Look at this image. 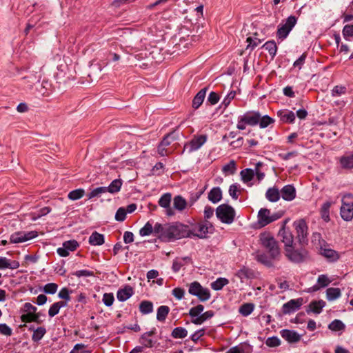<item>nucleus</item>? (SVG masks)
<instances>
[{
	"instance_id": "473e14b6",
	"label": "nucleus",
	"mask_w": 353,
	"mask_h": 353,
	"mask_svg": "<svg viewBox=\"0 0 353 353\" xmlns=\"http://www.w3.org/2000/svg\"><path fill=\"white\" fill-rule=\"evenodd\" d=\"M214 315V312L212 310L206 311L202 313L199 317L192 319V323L195 325H201L208 319L212 318Z\"/></svg>"
},
{
	"instance_id": "774afa93",
	"label": "nucleus",
	"mask_w": 353,
	"mask_h": 353,
	"mask_svg": "<svg viewBox=\"0 0 353 353\" xmlns=\"http://www.w3.org/2000/svg\"><path fill=\"white\" fill-rule=\"evenodd\" d=\"M58 288V285L54 283H50L46 284L43 288V291L46 294H54Z\"/></svg>"
},
{
	"instance_id": "f704fd0d",
	"label": "nucleus",
	"mask_w": 353,
	"mask_h": 353,
	"mask_svg": "<svg viewBox=\"0 0 353 353\" xmlns=\"http://www.w3.org/2000/svg\"><path fill=\"white\" fill-rule=\"evenodd\" d=\"M321 253L331 261H335L339 257L338 253L335 250L330 248H321Z\"/></svg>"
},
{
	"instance_id": "412c9836",
	"label": "nucleus",
	"mask_w": 353,
	"mask_h": 353,
	"mask_svg": "<svg viewBox=\"0 0 353 353\" xmlns=\"http://www.w3.org/2000/svg\"><path fill=\"white\" fill-rule=\"evenodd\" d=\"M133 294V288L130 285H126L124 288L118 290L117 297L119 301H125L130 299Z\"/></svg>"
},
{
	"instance_id": "58836bf2",
	"label": "nucleus",
	"mask_w": 353,
	"mask_h": 353,
	"mask_svg": "<svg viewBox=\"0 0 353 353\" xmlns=\"http://www.w3.org/2000/svg\"><path fill=\"white\" fill-rule=\"evenodd\" d=\"M174 208L179 211L183 210L187 206V202L181 196H176L173 201Z\"/></svg>"
},
{
	"instance_id": "423d86ee",
	"label": "nucleus",
	"mask_w": 353,
	"mask_h": 353,
	"mask_svg": "<svg viewBox=\"0 0 353 353\" xmlns=\"http://www.w3.org/2000/svg\"><path fill=\"white\" fill-rule=\"evenodd\" d=\"M214 230L212 224L208 221H205L198 223L194 226L192 230H190L191 236H193L199 239H205L207 238L208 234L213 233Z\"/></svg>"
},
{
	"instance_id": "4c0bfd02",
	"label": "nucleus",
	"mask_w": 353,
	"mask_h": 353,
	"mask_svg": "<svg viewBox=\"0 0 353 353\" xmlns=\"http://www.w3.org/2000/svg\"><path fill=\"white\" fill-rule=\"evenodd\" d=\"M236 171V164L235 161L231 160L228 163L224 165L222 168L223 173L226 175H232Z\"/></svg>"
},
{
	"instance_id": "ddd939ff",
	"label": "nucleus",
	"mask_w": 353,
	"mask_h": 353,
	"mask_svg": "<svg viewBox=\"0 0 353 353\" xmlns=\"http://www.w3.org/2000/svg\"><path fill=\"white\" fill-rule=\"evenodd\" d=\"M279 236L281 238V241L285 245V250L290 249V248L293 247L294 236L289 230L285 229L284 225L280 230Z\"/></svg>"
},
{
	"instance_id": "c03bdc74",
	"label": "nucleus",
	"mask_w": 353,
	"mask_h": 353,
	"mask_svg": "<svg viewBox=\"0 0 353 353\" xmlns=\"http://www.w3.org/2000/svg\"><path fill=\"white\" fill-rule=\"evenodd\" d=\"M170 312V308L166 305H161L157 309V319L159 321H164Z\"/></svg>"
},
{
	"instance_id": "de8ad7c7",
	"label": "nucleus",
	"mask_w": 353,
	"mask_h": 353,
	"mask_svg": "<svg viewBox=\"0 0 353 353\" xmlns=\"http://www.w3.org/2000/svg\"><path fill=\"white\" fill-rule=\"evenodd\" d=\"M171 335L174 339H183L187 336L188 331L184 327H177L172 330Z\"/></svg>"
},
{
	"instance_id": "2f4dec72",
	"label": "nucleus",
	"mask_w": 353,
	"mask_h": 353,
	"mask_svg": "<svg viewBox=\"0 0 353 353\" xmlns=\"http://www.w3.org/2000/svg\"><path fill=\"white\" fill-rule=\"evenodd\" d=\"M332 282V281L325 274H321L317 279V285L313 287V290H318L321 288H325Z\"/></svg>"
},
{
	"instance_id": "5701e85b",
	"label": "nucleus",
	"mask_w": 353,
	"mask_h": 353,
	"mask_svg": "<svg viewBox=\"0 0 353 353\" xmlns=\"http://www.w3.org/2000/svg\"><path fill=\"white\" fill-rule=\"evenodd\" d=\"M207 90L208 88H204L201 89L194 97L192 100V107L194 109H198L203 103L204 99L205 97Z\"/></svg>"
},
{
	"instance_id": "c9c22d12",
	"label": "nucleus",
	"mask_w": 353,
	"mask_h": 353,
	"mask_svg": "<svg viewBox=\"0 0 353 353\" xmlns=\"http://www.w3.org/2000/svg\"><path fill=\"white\" fill-rule=\"evenodd\" d=\"M341 293L339 288H330L326 290V298L330 301L337 299L341 296Z\"/></svg>"
},
{
	"instance_id": "393cba45",
	"label": "nucleus",
	"mask_w": 353,
	"mask_h": 353,
	"mask_svg": "<svg viewBox=\"0 0 353 353\" xmlns=\"http://www.w3.org/2000/svg\"><path fill=\"white\" fill-rule=\"evenodd\" d=\"M325 306V302L323 300L312 301L309 305V310L307 312H312L314 314H320L322 309Z\"/></svg>"
},
{
	"instance_id": "79ce46f5",
	"label": "nucleus",
	"mask_w": 353,
	"mask_h": 353,
	"mask_svg": "<svg viewBox=\"0 0 353 353\" xmlns=\"http://www.w3.org/2000/svg\"><path fill=\"white\" fill-rule=\"evenodd\" d=\"M65 305H66V303L63 302V301H59V302L53 303L50 306V307L48 310V315L50 317L54 316L55 315H57L59 313L60 309L63 307H65Z\"/></svg>"
},
{
	"instance_id": "6ab92c4d",
	"label": "nucleus",
	"mask_w": 353,
	"mask_h": 353,
	"mask_svg": "<svg viewBox=\"0 0 353 353\" xmlns=\"http://www.w3.org/2000/svg\"><path fill=\"white\" fill-rule=\"evenodd\" d=\"M235 276L243 283L245 280L254 279V273L251 269L243 267L235 273Z\"/></svg>"
},
{
	"instance_id": "72a5a7b5",
	"label": "nucleus",
	"mask_w": 353,
	"mask_h": 353,
	"mask_svg": "<svg viewBox=\"0 0 353 353\" xmlns=\"http://www.w3.org/2000/svg\"><path fill=\"white\" fill-rule=\"evenodd\" d=\"M240 176L244 183L251 181L254 176V171L250 168H246L241 171Z\"/></svg>"
},
{
	"instance_id": "dca6fc26",
	"label": "nucleus",
	"mask_w": 353,
	"mask_h": 353,
	"mask_svg": "<svg viewBox=\"0 0 353 353\" xmlns=\"http://www.w3.org/2000/svg\"><path fill=\"white\" fill-rule=\"evenodd\" d=\"M282 199L287 201H291L296 198V190L292 185H286L280 191Z\"/></svg>"
},
{
	"instance_id": "a878e982",
	"label": "nucleus",
	"mask_w": 353,
	"mask_h": 353,
	"mask_svg": "<svg viewBox=\"0 0 353 353\" xmlns=\"http://www.w3.org/2000/svg\"><path fill=\"white\" fill-rule=\"evenodd\" d=\"M341 167L343 169H353V154L342 156L339 159Z\"/></svg>"
},
{
	"instance_id": "864d4df0",
	"label": "nucleus",
	"mask_w": 353,
	"mask_h": 353,
	"mask_svg": "<svg viewBox=\"0 0 353 353\" xmlns=\"http://www.w3.org/2000/svg\"><path fill=\"white\" fill-rule=\"evenodd\" d=\"M204 310V306L203 305H197L195 307H192L189 310V315L192 318V319L195 318H198L202 314Z\"/></svg>"
},
{
	"instance_id": "c85d7f7f",
	"label": "nucleus",
	"mask_w": 353,
	"mask_h": 353,
	"mask_svg": "<svg viewBox=\"0 0 353 353\" xmlns=\"http://www.w3.org/2000/svg\"><path fill=\"white\" fill-rule=\"evenodd\" d=\"M333 203V201H327L322 205L321 208L320 212L321 218L326 222L330 221V208Z\"/></svg>"
},
{
	"instance_id": "a211bd4d",
	"label": "nucleus",
	"mask_w": 353,
	"mask_h": 353,
	"mask_svg": "<svg viewBox=\"0 0 353 353\" xmlns=\"http://www.w3.org/2000/svg\"><path fill=\"white\" fill-rule=\"evenodd\" d=\"M280 334L289 343H296L301 339V336L294 330L284 329L280 332Z\"/></svg>"
},
{
	"instance_id": "5fc2aeb1",
	"label": "nucleus",
	"mask_w": 353,
	"mask_h": 353,
	"mask_svg": "<svg viewBox=\"0 0 353 353\" xmlns=\"http://www.w3.org/2000/svg\"><path fill=\"white\" fill-rule=\"evenodd\" d=\"M46 332V330L43 327H39L36 330H34L33 334L32 336V339L37 342L40 341Z\"/></svg>"
},
{
	"instance_id": "7c9ffc66",
	"label": "nucleus",
	"mask_w": 353,
	"mask_h": 353,
	"mask_svg": "<svg viewBox=\"0 0 353 353\" xmlns=\"http://www.w3.org/2000/svg\"><path fill=\"white\" fill-rule=\"evenodd\" d=\"M89 243L92 245H101L104 243V236L97 232H94L89 237Z\"/></svg>"
},
{
	"instance_id": "7ed1b4c3",
	"label": "nucleus",
	"mask_w": 353,
	"mask_h": 353,
	"mask_svg": "<svg viewBox=\"0 0 353 353\" xmlns=\"http://www.w3.org/2000/svg\"><path fill=\"white\" fill-rule=\"evenodd\" d=\"M260 113L258 111H248L238 119L236 128L239 130H243L246 125L254 126L259 123Z\"/></svg>"
},
{
	"instance_id": "e2e57ef3",
	"label": "nucleus",
	"mask_w": 353,
	"mask_h": 353,
	"mask_svg": "<svg viewBox=\"0 0 353 353\" xmlns=\"http://www.w3.org/2000/svg\"><path fill=\"white\" fill-rule=\"evenodd\" d=\"M189 259L188 257H185L183 259H176L173 261L172 263V270L174 272H177L180 270L182 266L184 265V261Z\"/></svg>"
},
{
	"instance_id": "052dcab7",
	"label": "nucleus",
	"mask_w": 353,
	"mask_h": 353,
	"mask_svg": "<svg viewBox=\"0 0 353 353\" xmlns=\"http://www.w3.org/2000/svg\"><path fill=\"white\" fill-rule=\"evenodd\" d=\"M347 92V88L345 86L343 85H336L332 90V97H339L342 94H345Z\"/></svg>"
},
{
	"instance_id": "3c124183",
	"label": "nucleus",
	"mask_w": 353,
	"mask_h": 353,
	"mask_svg": "<svg viewBox=\"0 0 353 353\" xmlns=\"http://www.w3.org/2000/svg\"><path fill=\"white\" fill-rule=\"evenodd\" d=\"M39 314L27 313L21 316V321L23 323L39 322Z\"/></svg>"
},
{
	"instance_id": "f8f14e48",
	"label": "nucleus",
	"mask_w": 353,
	"mask_h": 353,
	"mask_svg": "<svg viewBox=\"0 0 353 353\" xmlns=\"http://www.w3.org/2000/svg\"><path fill=\"white\" fill-rule=\"evenodd\" d=\"M207 141L206 135H199L194 137L190 142L188 146L185 145L184 150L188 149L189 152H192L199 150Z\"/></svg>"
},
{
	"instance_id": "f257e3e1",
	"label": "nucleus",
	"mask_w": 353,
	"mask_h": 353,
	"mask_svg": "<svg viewBox=\"0 0 353 353\" xmlns=\"http://www.w3.org/2000/svg\"><path fill=\"white\" fill-rule=\"evenodd\" d=\"M185 237H191L190 230L188 225L180 223L167 224L164 241H171Z\"/></svg>"
},
{
	"instance_id": "603ef678",
	"label": "nucleus",
	"mask_w": 353,
	"mask_h": 353,
	"mask_svg": "<svg viewBox=\"0 0 353 353\" xmlns=\"http://www.w3.org/2000/svg\"><path fill=\"white\" fill-rule=\"evenodd\" d=\"M345 325L341 320H334L329 325L328 328L334 332L341 331L345 329Z\"/></svg>"
},
{
	"instance_id": "1a4fd4ad",
	"label": "nucleus",
	"mask_w": 353,
	"mask_h": 353,
	"mask_svg": "<svg viewBox=\"0 0 353 353\" xmlns=\"http://www.w3.org/2000/svg\"><path fill=\"white\" fill-rule=\"evenodd\" d=\"M37 236L36 231L30 232H17L10 236V241L12 243H19L26 242Z\"/></svg>"
},
{
	"instance_id": "a19ab883",
	"label": "nucleus",
	"mask_w": 353,
	"mask_h": 353,
	"mask_svg": "<svg viewBox=\"0 0 353 353\" xmlns=\"http://www.w3.org/2000/svg\"><path fill=\"white\" fill-rule=\"evenodd\" d=\"M122 185V181L121 179H114L111 182L108 187H105L106 192L114 194L118 192Z\"/></svg>"
},
{
	"instance_id": "bf43d9fd",
	"label": "nucleus",
	"mask_w": 353,
	"mask_h": 353,
	"mask_svg": "<svg viewBox=\"0 0 353 353\" xmlns=\"http://www.w3.org/2000/svg\"><path fill=\"white\" fill-rule=\"evenodd\" d=\"M343 35L346 40L353 39V24L345 25L343 29Z\"/></svg>"
},
{
	"instance_id": "a18cd8bd",
	"label": "nucleus",
	"mask_w": 353,
	"mask_h": 353,
	"mask_svg": "<svg viewBox=\"0 0 353 353\" xmlns=\"http://www.w3.org/2000/svg\"><path fill=\"white\" fill-rule=\"evenodd\" d=\"M254 309V305L251 303H244L239 308V313L243 316L250 315Z\"/></svg>"
},
{
	"instance_id": "4d7b16f0",
	"label": "nucleus",
	"mask_w": 353,
	"mask_h": 353,
	"mask_svg": "<svg viewBox=\"0 0 353 353\" xmlns=\"http://www.w3.org/2000/svg\"><path fill=\"white\" fill-rule=\"evenodd\" d=\"M85 191L83 189H77L69 192L68 197L72 201L78 200L82 198L84 195Z\"/></svg>"
},
{
	"instance_id": "4468645a",
	"label": "nucleus",
	"mask_w": 353,
	"mask_h": 353,
	"mask_svg": "<svg viewBox=\"0 0 353 353\" xmlns=\"http://www.w3.org/2000/svg\"><path fill=\"white\" fill-rule=\"evenodd\" d=\"M303 304V299H292L283 305V312L290 314L298 310Z\"/></svg>"
},
{
	"instance_id": "39448f33",
	"label": "nucleus",
	"mask_w": 353,
	"mask_h": 353,
	"mask_svg": "<svg viewBox=\"0 0 353 353\" xmlns=\"http://www.w3.org/2000/svg\"><path fill=\"white\" fill-rule=\"evenodd\" d=\"M281 216L279 212L271 214L270 210L267 208H261L257 215V225L259 228H263L272 222L278 220Z\"/></svg>"
},
{
	"instance_id": "49530a36",
	"label": "nucleus",
	"mask_w": 353,
	"mask_h": 353,
	"mask_svg": "<svg viewBox=\"0 0 353 353\" xmlns=\"http://www.w3.org/2000/svg\"><path fill=\"white\" fill-rule=\"evenodd\" d=\"M263 48L268 50L269 54L272 57H274L276 54L277 46L274 40L268 41L265 43Z\"/></svg>"
},
{
	"instance_id": "bb28decb",
	"label": "nucleus",
	"mask_w": 353,
	"mask_h": 353,
	"mask_svg": "<svg viewBox=\"0 0 353 353\" xmlns=\"http://www.w3.org/2000/svg\"><path fill=\"white\" fill-rule=\"evenodd\" d=\"M265 197L270 202H276L281 197L280 191L277 188H270L266 191Z\"/></svg>"
},
{
	"instance_id": "aec40b11",
	"label": "nucleus",
	"mask_w": 353,
	"mask_h": 353,
	"mask_svg": "<svg viewBox=\"0 0 353 353\" xmlns=\"http://www.w3.org/2000/svg\"><path fill=\"white\" fill-rule=\"evenodd\" d=\"M278 117L280 120L283 123H292L295 120V114L288 110H281L277 112Z\"/></svg>"
},
{
	"instance_id": "2eb2a0df",
	"label": "nucleus",
	"mask_w": 353,
	"mask_h": 353,
	"mask_svg": "<svg viewBox=\"0 0 353 353\" xmlns=\"http://www.w3.org/2000/svg\"><path fill=\"white\" fill-rule=\"evenodd\" d=\"M285 251L286 257L293 263H301L305 259V254L294 250L293 247L290 248V249L285 250Z\"/></svg>"
},
{
	"instance_id": "37998d69",
	"label": "nucleus",
	"mask_w": 353,
	"mask_h": 353,
	"mask_svg": "<svg viewBox=\"0 0 353 353\" xmlns=\"http://www.w3.org/2000/svg\"><path fill=\"white\" fill-rule=\"evenodd\" d=\"M139 310L143 314H148L153 311V304L149 301H143L140 303Z\"/></svg>"
},
{
	"instance_id": "f3484780",
	"label": "nucleus",
	"mask_w": 353,
	"mask_h": 353,
	"mask_svg": "<svg viewBox=\"0 0 353 353\" xmlns=\"http://www.w3.org/2000/svg\"><path fill=\"white\" fill-rule=\"evenodd\" d=\"M171 199L172 195L170 193H165L159 200V205L161 207L166 209V214L168 216H172L174 214V211L170 208Z\"/></svg>"
},
{
	"instance_id": "c756f323",
	"label": "nucleus",
	"mask_w": 353,
	"mask_h": 353,
	"mask_svg": "<svg viewBox=\"0 0 353 353\" xmlns=\"http://www.w3.org/2000/svg\"><path fill=\"white\" fill-rule=\"evenodd\" d=\"M154 334L153 331L144 333L140 338V343L145 347H152L154 345V341L150 336Z\"/></svg>"
},
{
	"instance_id": "9d476101",
	"label": "nucleus",
	"mask_w": 353,
	"mask_h": 353,
	"mask_svg": "<svg viewBox=\"0 0 353 353\" xmlns=\"http://www.w3.org/2000/svg\"><path fill=\"white\" fill-rule=\"evenodd\" d=\"M79 246V244L76 240H69L63 242L62 247L59 248L57 252L60 256L66 257L70 252L76 250Z\"/></svg>"
},
{
	"instance_id": "0e129e2a",
	"label": "nucleus",
	"mask_w": 353,
	"mask_h": 353,
	"mask_svg": "<svg viewBox=\"0 0 353 353\" xmlns=\"http://www.w3.org/2000/svg\"><path fill=\"white\" fill-rule=\"evenodd\" d=\"M239 192V185L236 183L232 184L229 188V194L234 200L238 199Z\"/></svg>"
},
{
	"instance_id": "b1692460",
	"label": "nucleus",
	"mask_w": 353,
	"mask_h": 353,
	"mask_svg": "<svg viewBox=\"0 0 353 353\" xmlns=\"http://www.w3.org/2000/svg\"><path fill=\"white\" fill-rule=\"evenodd\" d=\"M19 267V263L17 261H10V259L0 256V269H17Z\"/></svg>"
},
{
	"instance_id": "6e6552de",
	"label": "nucleus",
	"mask_w": 353,
	"mask_h": 353,
	"mask_svg": "<svg viewBox=\"0 0 353 353\" xmlns=\"http://www.w3.org/2000/svg\"><path fill=\"white\" fill-rule=\"evenodd\" d=\"M189 293L196 296L201 301H205L210 297V293L208 289L203 288L201 284L196 281L190 285Z\"/></svg>"
},
{
	"instance_id": "13d9d810",
	"label": "nucleus",
	"mask_w": 353,
	"mask_h": 353,
	"mask_svg": "<svg viewBox=\"0 0 353 353\" xmlns=\"http://www.w3.org/2000/svg\"><path fill=\"white\" fill-rule=\"evenodd\" d=\"M106 192L105 187H99L92 190L90 193L88 194V197L91 199L94 197L100 196L102 194Z\"/></svg>"
},
{
	"instance_id": "8fccbe9b",
	"label": "nucleus",
	"mask_w": 353,
	"mask_h": 353,
	"mask_svg": "<svg viewBox=\"0 0 353 353\" xmlns=\"http://www.w3.org/2000/svg\"><path fill=\"white\" fill-rule=\"evenodd\" d=\"M274 121V119L268 115L261 116L260 114L259 123L258 124L261 128H265L270 124H273Z\"/></svg>"
},
{
	"instance_id": "0eeeda50",
	"label": "nucleus",
	"mask_w": 353,
	"mask_h": 353,
	"mask_svg": "<svg viewBox=\"0 0 353 353\" xmlns=\"http://www.w3.org/2000/svg\"><path fill=\"white\" fill-rule=\"evenodd\" d=\"M296 18L294 16H290L287 18L284 23H281L278 26L276 37L278 39L283 41L285 39L295 26L296 23Z\"/></svg>"
},
{
	"instance_id": "f03ea898",
	"label": "nucleus",
	"mask_w": 353,
	"mask_h": 353,
	"mask_svg": "<svg viewBox=\"0 0 353 353\" xmlns=\"http://www.w3.org/2000/svg\"><path fill=\"white\" fill-rule=\"evenodd\" d=\"M261 245L268 250L270 258L276 259L280 256V250L277 241L269 232H263L260 235Z\"/></svg>"
},
{
	"instance_id": "338daca9",
	"label": "nucleus",
	"mask_w": 353,
	"mask_h": 353,
	"mask_svg": "<svg viewBox=\"0 0 353 353\" xmlns=\"http://www.w3.org/2000/svg\"><path fill=\"white\" fill-rule=\"evenodd\" d=\"M272 258L269 259L265 254H259L257 256V261L264 264L266 266L271 267L273 265Z\"/></svg>"
},
{
	"instance_id": "cd10ccee",
	"label": "nucleus",
	"mask_w": 353,
	"mask_h": 353,
	"mask_svg": "<svg viewBox=\"0 0 353 353\" xmlns=\"http://www.w3.org/2000/svg\"><path fill=\"white\" fill-rule=\"evenodd\" d=\"M341 216L345 221H350L353 218V205H342L341 207Z\"/></svg>"
},
{
	"instance_id": "69168bd1",
	"label": "nucleus",
	"mask_w": 353,
	"mask_h": 353,
	"mask_svg": "<svg viewBox=\"0 0 353 353\" xmlns=\"http://www.w3.org/2000/svg\"><path fill=\"white\" fill-rule=\"evenodd\" d=\"M265 344L268 347H275L281 344V341L277 336L268 337L265 341Z\"/></svg>"
},
{
	"instance_id": "6e6d98bb",
	"label": "nucleus",
	"mask_w": 353,
	"mask_h": 353,
	"mask_svg": "<svg viewBox=\"0 0 353 353\" xmlns=\"http://www.w3.org/2000/svg\"><path fill=\"white\" fill-rule=\"evenodd\" d=\"M154 232V230H153V225L150 222V221H148L145 225L140 229L139 230V234L140 236H149L150 234H152Z\"/></svg>"
},
{
	"instance_id": "20e7f679",
	"label": "nucleus",
	"mask_w": 353,
	"mask_h": 353,
	"mask_svg": "<svg viewBox=\"0 0 353 353\" xmlns=\"http://www.w3.org/2000/svg\"><path fill=\"white\" fill-rule=\"evenodd\" d=\"M235 214L234 209L228 204H221L216 209V217L225 224H231L234 220Z\"/></svg>"
},
{
	"instance_id": "e433bc0d",
	"label": "nucleus",
	"mask_w": 353,
	"mask_h": 353,
	"mask_svg": "<svg viewBox=\"0 0 353 353\" xmlns=\"http://www.w3.org/2000/svg\"><path fill=\"white\" fill-rule=\"evenodd\" d=\"M167 228V224L165 225H163L162 224L159 223H157L153 226L154 232L152 234L154 235H157L160 239L162 240H165V229Z\"/></svg>"
},
{
	"instance_id": "680f3d73",
	"label": "nucleus",
	"mask_w": 353,
	"mask_h": 353,
	"mask_svg": "<svg viewBox=\"0 0 353 353\" xmlns=\"http://www.w3.org/2000/svg\"><path fill=\"white\" fill-rule=\"evenodd\" d=\"M174 140H176V137L174 136V132H172L170 134H168L166 136H165V137L163 139V140L161 141V142L160 143L161 144V147L165 146L167 148Z\"/></svg>"
},
{
	"instance_id": "9b49d317",
	"label": "nucleus",
	"mask_w": 353,
	"mask_h": 353,
	"mask_svg": "<svg viewBox=\"0 0 353 353\" xmlns=\"http://www.w3.org/2000/svg\"><path fill=\"white\" fill-rule=\"evenodd\" d=\"M293 225L297 234V238L301 243H304L307 235V225L303 219H299L294 222Z\"/></svg>"
},
{
	"instance_id": "09e8293b",
	"label": "nucleus",
	"mask_w": 353,
	"mask_h": 353,
	"mask_svg": "<svg viewBox=\"0 0 353 353\" xmlns=\"http://www.w3.org/2000/svg\"><path fill=\"white\" fill-rule=\"evenodd\" d=\"M229 283L225 278H219L211 283V287L214 290H220Z\"/></svg>"
},
{
	"instance_id": "ea45409f",
	"label": "nucleus",
	"mask_w": 353,
	"mask_h": 353,
	"mask_svg": "<svg viewBox=\"0 0 353 353\" xmlns=\"http://www.w3.org/2000/svg\"><path fill=\"white\" fill-rule=\"evenodd\" d=\"M250 347L245 344H241L230 348L226 353H250Z\"/></svg>"
},
{
	"instance_id": "4be33fe9",
	"label": "nucleus",
	"mask_w": 353,
	"mask_h": 353,
	"mask_svg": "<svg viewBox=\"0 0 353 353\" xmlns=\"http://www.w3.org/2000/svg\"><path fill=\"white\" fill-rule=\"evenodd\" d=\"M208 199L213 203H217L222 199V191L219 187L213 188L208 193Z\"/></svg>"
}]
</instances>
